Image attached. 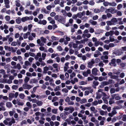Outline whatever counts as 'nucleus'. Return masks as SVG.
<instances>
[{
    "label": "nucleus",
    "mask_w": 126,
    "mask_h": 126,
    "mask_svg": "<svg viewBox=\"0 0 126 126\" xmlns=\"http://www.w3.org/2000/svg\"><path fill=\"white\" fill-rule=\"evenodd\" d=\"M65 19L66 18L65 17L60 16L59 18L58 21L63 24H64L65 22Z\"/></svg>",
    "instance_id": "f257e3e1"
},
{
    "label": "nucleus",
    "mask_w": 126,
    "mask_h": 126,
    "mask_svg": "<svg viewBox=\"0 0 126 126\" xmlns=\"http://www.w3.org/2000/svg\"><path fill=\"white\" fill-rule=\"evenodd\" d=\"M97 69L96 68H94L92 69V72L93 74L96 76L97 75Z\"/></svg>",
    "instance_id": "f03ea898"
},
{
    "label": "nucleus",
    "mask_w": 126,
    "mask_h": 126,
    "mask_svg": "<svg viewBox=\"0 0 126 126\" xmlns=\"http://www.w3.org/2000/svg\"><path fill=\"white\" fill-rule=\"evenodd\" d=\"M30 83H37L38 82V80L35 78L31 79L30 81Z\"/></svg>",
    "instance_id": "7ed1b4c3"
},
{
    "label": "nucleus",
    "mask_w": 126,
    "mask_h": 126,
    "mask_svg": "<svg viewBox=\"0 0 126 126\" xmlns=\"http://www.w3.org/2000/svg\"><path fill=\"white\" fill-rule=\"evenodd\" d=\"M30 20V17L27 16H26L22 18L21 19V20L23 22H25L28 20Z\"/></svg>",
    "instance_id": "20e7f679"
},
{
    "label": "nucleus",
    "mask_w": 126,
    "mask_h": 126,
    "mask_svg": "<svg viewBox=\"0 0 126 126\" xmlns=\"http://www.w3.org/2000/svg\"><path fill=\"white\" fill-rule=\"evenodd\" d=\"M15 96L14 94L12 93H10L9 94V99L10 101L11 100L12 98H14Z\"/></svg>",
    "instance_id": "39448f33"
},
{
    "label": "nucleus",
    "mask_w": 126,
    "mask_h": 126,
    "mask_svg": "<svg viewBox=\"0 0 126 126\" xmlns=\"http://www.w3.org/2000/svg\"><path fill=\"white\" fill-rule=\"evenodd\" d=\"M116 62V59L115 58H113L111 60V64H113L114 66H116V64L115 63Z\"/></svg>",
    "instance_id": "423d86ee"
},
{
    "label": "nucleus",
    "mask_w": 126,
    "mask_h": 126,
    "mask_svg": "<svg viewBox=\"0 0 126 126\" xmlns=\"http://www.w3.org/2000/svg\"><path fill=\"white\" fill-rule=\"evenodd\" d=\"M100 114L101 115H103L107 114V111H104L103 110H101L99 111Z\"/></svg>",
    "instance_id": "0eeeda50"
},
{
    "label": "nucleus",
    "mask_w": 126,
    "mask_h": 126,
    "mask_svg": "<svg viewBox=\"0 0 126 126\" xmlns=\"http://www.w3.org/2000/svg\"><path fill=\"white\" fill-rule=\"evenodd\" d=\"M111 20L112 23H113V24H114L115 23H117V19L115 18H112Z\"/></svg>",
    "instance_id": "6e6552de"
},
{
    "label": "nucleus",
    "mask_w": 126,
    "mask_h": 126,
    "mask_svg": "<svg viewBox=\"0 0 126 126\" xmlns=\"http://www.w3.org/2000/svg\"><path fill=\"white\" fill-rule=\"evenodd\" d=\"M2 98L3 99L7 100L8 99V98L7 96H3L2 95H0V99Z\"/></svg>",
    "instance_id": "1a4fd4ad"
},
{
    "label": "nucleus",
    "mask_w": 126,
    "mask_h": 126,
    "mask_svg": "<svg viewBox=\"0 0 126 126\" xmlns=\"http://www.w3.org/2000/svg\"><path fill=\"white\" fill-rule=\"evenodd\" d=\"M49 69L48 67L45 66L44 68L43 73H47V71Z\"/></svg>",
    "instance_id": "9d476101"
},
{
    "label": "nucleus",
    "mask_w": 126,
    "mask_h": 126,
    "mask_svg": "<svg viewBox=\"0 0 126 126\" xmlns=\"http://www.w3.org/2000/svg\"><path fill=\"white\" fill-rule=\"evenodd\" d=\"M15 122L14 119V118H12L11 121L9 122V126H11L12 123H14Z\"/></svg>",
    "instance_id": "9b49d317"
},
{
    "label": "nucleus",
    "mask_w": 126,
    "mask_h": 126,
    "mask_svg": "<svg viewBox=\"0 0 126 126\" xmlns=\"http://www.w3.org/2000/svg\"><path fill=\"white\" fill-rule=\"evenodd\" d=\"M16 22L17 24H19L21 22V19L20 17H18L17 19L16 20Z\"/></svg>",
    "instance_id": "f8f14e48"
},
{
    "label": "nucleus",
    "mask_w": 126,
    "mask_h": 126,
    "mask_svg": "<svg viewBox=\"0 0 126 126\" xmlns=\"http://www.w3.org/2000/svg\"><path fill=\"white\" fill-rule=\"evenodd\" d=\"M110 12L112 14H113L115 13L116 12V11L114 9H113L112 8H111L110 9Z\"/></svg>",
    "instance_id": "ddd939ff"
},
{
    "label": "nucleus",
    "mask_w": 126,
    "mask_h": 126,
    "mask_svg": "<svg viewBox=\"0 0 126 126\" xmlns=\"http://www.w3.org/2000/svg\"><path fill=\"white\" fill-rule=\"evenodd\" d=\"M50 84L52 86H54L55 84L53 83L54 81L52 79H51L49 80Z\"/></svg>",
    "instance_id": "4468645a"
},
{
    "label": "nucleus",
    "mask_w": 126,
    "mask_h": 126,
    "mask_svg": "<svg viewBox=\"0 0 126 126\" xmlns=\"http://www.w3.org/2000/svg\"><path fill=\"white\" fill-rule=\"evenodd\" d=\"M79 85H85L87 84V82H86L83 81L80 82L79 83Z\"/></svg>",
    "instance_id": "2eb2a0df"
},
{
    "label": "nucleus",
    "mask_w": 126,
    "mask_h": 126,
    "mask_svg": "<svg viewBox=\"0 0 126 126\" xmlns=\"http://www.w3.org/2000/svg\"><path fill=\"white\" fill-rule=\"evenodd\" d=\"M19 97L22 99H23L24 98L25 95L24 94L21 93L19 95Z\"/></svg>",
    "instance_id": "dca6fc26"
},
{
    "label": "nucleus",
    "mask_w": 126,
    "mask_h": 126,
    "mask_svg": "<svg viewBox=\"0 0 126 126\" xmlns=\"http://www.w3.org/2000/svg\"><path fill=\"white\" fill-rule=\"evenodd\" d=\"M106 23H107V24L108 25V26H110L112 25H114V24H113V23H112L111 21H107Z\"/></svg>",
    "instance_id": "f3484780"
},
{
    "label": "nucleus",
    "mask_w": 126,
    "mask_h": 126,
    "mask_svg": "<svg viewBox=\"0 0 126 126\" xmlns=\"http://www.w3.org/2000/svg\"><path fill=\"white\" fill-rule=\"evenodd\" d=\"M42 42L44 43H45L46 41V39L45 38H44L43 37H42L40 38Z\"/></svg>",
    "instance_id": "a211bd4d"
},
{
    "label": "nucleus",
    "mask_w": 126,
    "mask_h": 126,
    "mask_svg": "<svg viewBox=\"0 0 126 126\" xmlns=\"http://www.w3.org/2000/svg\"><path fill=\"white\" fill-rule=\"evenodd\" d=\"M90 22L93 25H96L97 24V22L96 21H93L92 20H90Z\"/></svg>",
    "instance_id": "6ab92c4d"
},
{
    "label": "nucleus",
    "mask_w": 126,
    "mask_h": 126,
    "mask_svg": "<svg viewBox=\"0 0 126 126\" xmlns=\"http://www.w3.org/2000/svg\"><path fill=\"white\" fill-rule=\"evenodd\" d=\"M74 108L72 107H69V111L70 113H72L74 110Z\"/></svg>",
    "instance_id": "aec40b11"
},
{
    "label": "nucleus",
    "mask_w": 126,
    "mask_h": 126,
    "mask_svg": "<svg viewBox=\"0 0 126 126\" xmlns=\"http://www.w3.org/2000/svg\"><path fill=\"white\" fill-rule=\"evenodd\" d=\"M76 76V74L75 73L73 72L70 75V77L71 79L73 78L74 77H75Z\"/></svg>",
    "instance_id": "412c9836"
},
{
    "label": "nucleus",
    "mask_w": 126,
    "mask_h": 126,
    "mask_svg": "<svg viewBox=\"0 0 126 126\" xmlns=\"http://www.w3.org/2000/svg\"><path fill=\"white\" fill-rule=\"evenodd\" d=\"M30 80V78L27 77H25V79L24 80L25 82L26 83H27Z\"/></svg>",
    "instance_id": "4be33fe9"
},
{
    "label": "nucleus",
    "mask_w": 126,
    "mask_h": 126,
    "mask_svg": "<svg viewBox=\"0 0 126 126\" xmlns=\"http://www.w3.org/2000/svg\"><path fill=\"white\" fill-rule=\"evenodd\" d=\"M115 92V90L114 88H111L110 90V93L111 94L114 93Z\"/></svg>",
    "instance_id": "5701e85b"
},
{
    "label": "nucleus",
    "mask_w": 126,
    "mask_h": 126,
    "mask_svg": "<svg viewBox=\"0 0 126 126\" xmlns=\"http://www.w3.org/2000/svg\"><path fill=\"white\" fill-rule=\"evenodd\" d=\"M12 88L13 90H16L18 88V86L17 85H14L12 86Z\"/></svg>",
    "instance_id": "b1692460"
},
{
    "label": "nucleus",
    "mask_w": 126,
    "mask_h": 126,
    "mask_svg": "<svg viewBox=\"0 0 126 126\" xmlns=\"http://www.w3.org/2000/svg\"><path fill=\"white\" fill-rule=\"evenodd\" d=\"M93 83L95 86H96L98 85L99 83L97 81H94L93 82Z\"/></svg>",
    "instance_id": "393cba45"
},
{
    "label": "nucleus",
    "mask_w": 126,
    "mask_h": 126,
    "mask_svg": "<svg viewBox=\"0 0 126 126\" xmlns=\"http://www.w3.org/2000/svg\"><path fill=\"white\" fill-rule=\"evenodd\" d=\"M77 9V7L76 6H74L71 9V10L74 11H76Z\"/></svg>",
    "instance_id": "a878e982"
},
{
    "label": "nucleus",
    "mask_w": 126,
    "mask_h": 126,
    "mask_svg": "<svg viewBox=\"0 0 126 126\" xmlns=\"http://www.w3.org/2000/svg\"><path fill=\"white\" fill-rule=\"evenodd\" d=\"M94 12L96 13H99L100 11V10L98 9H94Z\"/></svg>",
    "instance_id": "bb28decb"
},
{
    "label": "nucleus",
    "mask_w": 126,
    "mask_h": 126,
    "mask_svg": "<svg viewBox=\"0 0 126 126\" xmlns=\"http://www.w3.org/2000/svg\"><path fill=\"white\" fill-rule=\"evenodd\" d=\"M85 66L83 64H81L80 66V69L84 70L85 69Z\"/></svg>",
    "instance_id": "cd10ccee"
},
{
    "label": "nucleus",
    "mask_w": 126,
    "mask_h": 126,
    "mask_svg": "<svg viewBox=\"0 0 126 126\" xmlns=\"http://www.w3.org/2000/svg\"><path fill=\"white\" fill-rule=\"evenodd\" d=\"M33 1L34 3L36 4V6H39V3L36 0H33Z\"/></svg>",
    "instance_id": "c85d7f7f"
},
{
    "label": "nucleus",
    "mask_w": 126,
    "mask_h": 126,
    "mask_svg": "<svg viewBox=\"0 0 126 126\" xmlns=\"http://www.w3.org/2000/svg\"><path fill=\"white\" fill-rule=\"evenodd\" d=\"M57 109H54L52 110V113L54 114H56L57 113Z\"/></svg>",
    "instance_id": "c756f323"
},
{
    "label": "nucleus",
    "mask_w": 126,
    "mask_h": 126,
    "mask_svg": "<svg viewBox=\"0 0 126 126\" xmlns=\"http://www.w3.org/2000/svg\"><path fill=\"white\" fill-rule=\"evenodd\" d=\"M94 61H91V62H89L88 64V65H89L92 66V65L94 64Z\"/></svg>",
    "instance_id": "7c9ffc66"
},
{
    "label": "nucleus",
    "mask_w": 126,
    "mask_h": 126,
    "mask_svg": "<svg viewBox=\"0 0 126 126\" xmlns=\"http://www.w3.org/2000/svg\"><path fill=\"white\" fill-rule=\"evenodd\" d=\"M90 120L93 122H94L96 121L95 118L94 117H92L91 119Z\"/></svg>",
    "instance_id": "2f4dec72"
},
{
    "label": "nucleus",
    "mask_w": 126,
    "mask_h": 126,
    "mask_svg": "<svg viewBox=\"0 0 126 126\" xmlns=\"http://www.w3.org/2000/svg\"><path fill=\"white\" fill-rule=\"evenodd\" d=\"M104 86L108 85V82L107 81H104L101 82Z\"/></svg>",
    "instance_id": "473e14b6"
},
{
    "label": "nucleus",
    "mask_w": 126,
    "mask_h": 126,
    "mask_svg": "<svg viewBox=\"0 0 126 126\" xmlns=\"http://www.w3.org/2000/svg\"><path fill=\"white\" fill-rule=\"evenodd\" d=\"M119 77L118 76L116 75H113L112 77H111V78L113 79H116Z\"/></svg>",
    "instance_id": "72a5a7b5"
},
{
    "label": "nucleus",
    "mask_w": 126,
    "mask_h": 126,
    "mask_svg": "<svg viewBox=\"0 0 126 126\" xmlns=\"http://www.w3.org/2000/svg\"><path fill=\"white\" fill-rule=\"evenodd\" d=\"M5 4H9L10 3V1L9 0H4Z\"/></svg>",
    "instance_id": "f704fd0d"
},
{
    "label": "nucleus",
    "mask_w": 126,
    "mask_h": 126,
    "mask_svg": "<svg viewBox=\"0 0 126 126\" xmlns=\"http://www.w3.org/2000/svg\"><path fill=\"white\" fill-rule=\"evenodd\" d=\"M65 101L67 102H70V98L69 97L67 96L65 100Z\"/></svg>",
    "instance_id": "c9c22d12"
},
{
    "label": "nucleus",
    "mask_w": 126,
    "mask_h": 126,
    "mask_svg": "<svg viewBox=\"0 0 126 126\" xmlns=\"http://www.w3.org/2000/svg\"><path fill=\"white\" fill-rule=\"evenodd\" d=\"M125 64L124 63H121L120 64V66L122 68H123L125 67Z\"/></svg>",
    "instance_id": "e433bc0d"
},
{
    "label": "nucleus",
    "mask_w": 126,
    "mask_h": 126,
    "mask_svg": "<svg viewBox=\"0 0 126 126\" xmlns=\"http://www.w3.org/2000/svg\"><path fill=\"white\" fill-rule=\"evenodd\" d=\"M122 7V5L121 4H118L117 6V9L118 10H119Z\"/></svg>",
    "instance_id": "4c0bfd02"
},
{
    "label": "nucleus",
    "mask_w": 126,
    "mask_h": 126,
    "mask_svg": "<svg viewBox=\"0 0 126 126\" xmlns=\"http://www.w3.org/2000/svg\"><path fill=\"white\" fill-rule=\"evenodd\" d=\"M16 68H17V69L19 70L21 68V66L20 63H17L16 65Z\"/></svg>",
    "instance_id": "58836bf2"
},
{
    "label": "nucleus",
    "mask_w": 126,
    "mask_h": 126,
    "mask_svg": "<svg viewBox=\"0 0 126 126\" xmlns=\"http://www.w3.org/2000/svg\"><path fill=\"white\" fill-rule=\"evenodd\" d=\"M125 76V74L124 72L121 73L120 74V77L121 78H123Z\"/></svg>",
    "instance_id": "ea45409f"
},
{
    "label": "nucleus",
    "mask_w": 126,
    "mask_h": 126,
    "mask_svg": "<svg viewBox=\"0 0 126 126\" xmlns=\"http://www.w3.org/2000/svg\"><path fill=\"white\" fill-rule=\"evenodd\" d=\"M104 47L106 48L107 50H109V46L107 45H105L104 46Z\"/></svg>",
    "instance_id": "a19ab883"
},
{
    "label": "nucleus",
    "mask_w": 126,
    "mask_h": 126,
    "mask_svg": "<svg viewBox=\"0 0 126 126\" xmlns=\"http://www.w3.org/2000/svg\"><path fill=\"white\" fill-rule=\"evenodd\" d=\"M46 56V54L45 53H42V57L43 60H44L45 59V57Z\"/></svg>",
    "instance_id": "79ce46f5"
},
{
    "label": "nucleus",
    "mask_w": 126,
    "mask_h": 126,
    "mask_svg": "<svg viewBox=\"0 0 126 126\" xmlns=\"http://www.w3.org/2000/svg\"><path fill=\"white\" fill-rule=\"evenodd\" d=\"M51 120L53 121H54L56 120V117L54 115H52L51 117Z\"/></svg>",
    "instance_id": "37998d69"
},
{
    "label": "nucleus",
    "mask_w": 126,
    "mask_h": 126,
    "mask_svg": "<svg viewBox=\"0 0 126 126\" xmlns=\"http://www.w3.org/2000/svg\"><path fill=\"white\" fill-rule=\"evenodd\" d=\"M109 3V2L107 1L104 2L103 3V4L105 6H108Z\"/></svg>",
    "instance_id": "c03bdc74"
},
{
    "label": "nucleus",
    "mask_w": 126,
    "mask_h": 126,
    "mask_svg": "<svg viewBox=\"0 0 126 126\" xmlns=\"http://www.w3.org/2000/svg\"><path fill=\"white\" fill-rule=\"evenodd\" d=\"M60 78L62 80H64V75L63 74H60Z\"/></svg>",
    "instance_id": "a18cd8bd"
},
{
    "label": "nucleus",
    "mask_w": 126,
    "mask_h": 126,
    "mask_svg": "<svg viewBox=\"0 0 126 126\" xmlns=\"http://www.w3.org/2000/svg\"><path fill=\"white\" fill-rule=\"evenodd\" d=\"M89 4L90 5H94V2L93 0H91L89 1Z\"/></svg>",
    "instance_id": "49530a36"
},
{
    "label": "nucleus",
    "mask_w": 126,
    "mask_h": 126,
    "mask_svg": "<svg viewBox=\"0 0 126 126\" xmlns=\"http://www.w3.org/2000/svg\"><path fill=\"white\" fill-rule=\"evenodd\" d=\"M55 126H58L60 124L57 121H55L54 122Z\"/></svg>",
    "instance_id": "de8ad7c7"
},
{
    "label": "nucleus",
    "mask_w": 126,
    "mask_h": 126,
    "mask_svg": "<svg viewBox=\"0 0 126 126\" xmlns=\"http://www.w3.org/2000/svg\"><path fill=\"white\" fill-rule=\"evenodd\" d=\"M5 19L6 20L9 21L10 19V17L8 16H5Z\"/></svg>",
    "instance_id": "09e8293b"
},
{
    "label": "nucleus",
    "mask_w": 126,
    "mask_h": 126,
    "mask_svg": "<svg viewBox=\"0 0 126 126\" xmlns=\"http://www.w3.org/2000/svg\"><path fill=\"white\" fill-rule=\"evenodd\" d=\"M60 3V0H55L54 1V3L56 5L59 4Z\"/></svg>",
    "instance_id": "8fccbe9b"
},
{
    "label": "nucleus",
    "mask_w": 126,
    "mask_h": 126,
    "mask_svg": "<svg viewBox=\"0 0 126 126\" xmlns=\"http://www.w3.org/2000/svg\"><path fill=\"white\" fill-rule=\"evenodd\" d=\"M98 16L97 15H95L93 16V19L94 20H96L98 19Z\"/></svg>",
    "instance_id": "3c124183"
},
{
    "label": "nucleus",
    "mask_w": 126,
    "mask_h": 126,
    "mask_svg": "<svg viewBox=\"0 0 126 126\" xmlns=\"http://www.w3.org/2000/svg\"><path fill=\"white\" fill-rule=\"evenodd\" d=\"M122 120L124 121H126V115H123Z\"/></svg>",
    "instance_id": "603ef678"
},
{
    "label": "nucleus",
    "mask_w": 126,
    "mask_h": 126,
    "mask_svg": "<svg viewBox=\"0 0 126 126\" xmlns=\"http://www.w3.org/2000/svg\"><path fill=\"white\" fill-rule=\"evenodd\" d=\"M52 6H51L50 5H49L47 6V7L46 8L47 10H51V8H52Z\"/></svg>",
    "instance_id": "864d4df0"
},
{
    "label": "nucleus",
    "mask_w": 126,
    "mask_h": 126,
    "mask_svg": "<svg viewBox=\"0 0 126 126\" xmlns=\"http://www.w3.org/2000/svg\"><path fill=\"white\" fill-rule=\"evenodd\" d=\"M47 23L46 21L45 20H43L42 21V24L44 25H45Z\"/></svg>",
    "instance_id": "5fc2aeb1"
},
{
    "label": "nucleus",
    "mask_w": 126,
    "mask_h": 126,
    "mask_svg": "<svg viewBox=\"0 0 126 126\" xmlns=\"http://www.w3.org/2000/svg\"><path fill=\"white\" fill-rule=\"evenodd\" d=\"M48 51L49 52H50L51 53H52L54 51L52 48H50L48 49Z\"/></svg>",
    "instance_id": "6e6d98bb"
},
{
    "label": "nucleus",
    "mask_w": 126,
    "mask_h": 126,
    "mask_svg": "<svg viewBox=\"0 0 126 126\" xmlns=\"http://www.w3.org/2000/svg\"><path fill=\"white\" fill-rule=\"evenodd\" d=\"M17 45V43L15 42H13L11 44V45L13 46H16Z\"/></svg>",
    "instance_id": "4d7b16f0"
},
{
    "label": "nucleus",
    "mask_w": 126,
    "mask_h": 126,
    "mask_svg": "<svg viewBox=\"0 0 126 126\" xmlns=\"http://www.w3.org/2000/svg\"><path fill=\"white\" fill-rule=\"evenodd\" d=\"M6 105L7 107L9 108L12 106V104L11 103H7Z\"/></svg>",
    "instance_id": "13d9d810"
},
{
    "label": "nucleus",
    "mask_w": 126,
    "mask_h": 126,
    "mask_svg": "<svg viewBox=\"0 0 126 126\" xmlns=\"http://www.w3.org/2000/svg\"><path fill=\"white\" fill-rule=\"evenodd\" d=\"M56 14V13L55 12H52L50 14V15L51 16L53 17Z\"/></svg>",
    "instance_id": "bf43d9fd"
},
{
    "label": "nucleus",
    "mask_w": 126,
    "mask_h": 126,
    "mask_svg": "<svg viewBox=\"0 0 126 126\" xmlns=\"http://www.w3.org/2000/svg\"><path fill=\"white\" fill-rule=\"evenodd\" d=\"M57 98L56 96H55L53 97V99L52 100V102L55 101L57 99Z\"/></svg>",
    "instance_id": "052dcab7"
},
{
    "label": "nucleus",
    "mask_w": 126,
    "mask_h": 126,
    "mask_svg": "<svg viewBox=\"0 0 126 126\" xmlns=\"http://www.w3.org/2000/svg\"><path fill=\"white\" fill-rule=\"evenodd\" d=\"M58 54L57 53H56V54H55L54 53L52 54L51 55V58H54Z\"/></svg>",
    "instance_id": "680f3d73"
},
{
    "label": "nucleus",
    "mask_w": 126,
    "mask_h": 126,
    "mask_svg": "<svg viewBox=\"0 0 126 126\" xmlns=\"http://www.w3.org/2000/svg\"><path fill=\"white\" fill-rule=\"evenodd\" d=\"M29 54L31 56L33 57H34L35 56V54H34V53L31 52H29Z\"/></svg>",
    "instance_id": "e2e57ef3"
},
{
    "label": "nucleus",
    "mask_w": 126,
    "mask_h": 126,
    "mask_svg": "<svg viewBox=\"0 0 126 126\" xmlns=\"http://www.w3.org/2000/svg\"><path fill=\"white\" fill-rule=\"evenodd\" d=\"M60 87L59 86H57L54 89L55 91H56L58 90H60Z\"/></svg>",
    "instance_id": "0e129e2a"
},
{
    "label": "nucleus",
    "mask_w": 126,
    "mask_h": 126,
    "mask_svg": "<svg viewBox=\"0 0 126 126\" xmlns=\"http://www.w3.org/2000/svg\"><path fill=\"white\" fill-rule=\"evenodd\" d=\"M59 18V16L58 15H56L54 17V18L56 20H57Z\"/></svg>",
    "instance_id": "69168bd1"
},
{
    "label": "nucleus",
    "mask_w": 126,
    "mask_h": 126,
    "mask_svg": "<svg viewBox=\"0 0 126 126\" xmlns=\"http://www.w3.org/2000/svg\"><path fill=\"white\" fill-rule=\"evenodd\" d=\"M25 64L26 66L29 65L30 64V63L28 61H26L25 62Z\"/></svg>",
    "instance_id": "338daca9"
},
{
    "label": "nucleus",
    "mask_w": 126,
    "mask_h": 126,
    "mask_svg": "<svg viewBox=\"0 0 126 126\" xmlns=\"http://www.w3.org/2000/svg\"><path fill=\"white\" fill-rule=\"evenodd\" d=\"M117 15L119 16H121L122 15V14L121 12L120 11H118L117 12Z\"/></svg>",
    "instance_id": "774afa93"
}]
</instances>
